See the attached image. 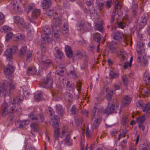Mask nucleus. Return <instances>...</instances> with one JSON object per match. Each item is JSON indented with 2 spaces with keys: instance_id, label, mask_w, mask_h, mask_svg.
<instances>
[{
  "instance_id": "nucleus-1",
  "label": "nucleus",
  "mask_w": 150,
  "mask_h": 150,
  "mask_svg": "<svg viewBox=\"0 0 150 150\" xmlns=\"http://www.w3.org/2000/svg\"><path fill=\"white\" fill-rule=\"evenodd\" d=\"M24 99L23 96H19L16 98H11L8 104L4 103L2 105L0 114L2 116L5 117L7 115H10L13 113L19 114L21 111L20 104Z\"/></svg>"
},
{
  "instance_id": "nucleus-2",
  "label": "nucleus",
  "mask_w": 150,
  "mask_h": 150,
  "mask_svg": "<svg viewBox=\"0 0 150 150\" xmlns=\"http://www.w3.org/2000/svg\"><path fill=\"white\" fill-rule=\"evenodd\" d=\"M102 109L100 108L98 105L95 103L94 108L91 113V117L92 119L95 118L92 127L93 129L98 127L101 120Z\"/></svg>"
},
{
  "instance_id": "nucleus-3",
  "label": "nucleus",
  "mask_w": 150,
  "mask_h": 150,
  "mask_svg": "<svg viewBox=\"0 0 150 150\" xmlns=\"http://www.w3.org/2000/svg\"><path fill=\"white\" fill-rule=\"evenodd\" d=\"M15 85L13 81L8 82L6 80L2 81L0 83V96L11 93L15 90Z\"/></svg>"
},
{
  "instance_id": "nucleus-4",
  "label": "nucleus",
  "mask_w": 150,
  "mask_h": 150,
  "mask_svg": "<svg viewBox=\"0 0 150 150\" xmlns=\"http://www.w3.org/2000/svg\"><path fill=\"white\" fill-rule=\"evenodd\" d=\"M113 90H110L108 93L107 96V99L109 101L108 104V107L103 111V113L106 115H109L112 112H116L117 108H116L115 103L113 100H111V96L113 93ZM117 107V105L116 106Z\"/></svg>"
},
{
  "instance_id": "nucleus-5",
  "label": "nucleus",
  "mask_w": 150,
  "mask_h": 150,
  "mask_svg": "<svg viewBox=\"0 0 150 150\" xmlns=\"http://www.w3.org/2000/svg\"><path fill=\"white\" fill-rule=\"evenodd\" d=\"M76 27L78 30L81 31L84 30L88 31L91 28V24L87 22L83 21L77 22Z\"/></svg>"
},
{
  "instance_id": "nucleus-6",
  "label": "nucleus",
  "mask_w": 150,
  "mask_h": 150,
  "mask_svg": "<svg viewBox=\"0 0 150 150\" xmlns=\"http://www.w3.org/2000/svg\"><path fill=\"white\" fill-rule=\"evenodd\" d=\"M18 50V49L16 46H12L6 50L4 52V55L6 57L8 61L11 62L13 59V55Z\"/></svg>"
},
{
  "instance_id": "nucleus-7",
  "label": "nucleus",
  "mask_w": 150,
  "mask_h": 150,
  "mask_svg": "<svg viewBox=\"0 0 150 150\" xmlns=\"http://www.w3.org/2000/svg\"><path fill=\"white\" fill-rule=\"evenodd\" d=\"M28 116L30 119L34 121L36 123H41L43 122L44 118L43 115L38 114L37 115H35L33 112L29 114Z\"/></svg>"
},
{
  "instance_id": "nucleus-8",
  "label": "nucleus",
  "mask_w": 150,
  "mask_h": 150,
  "mask_svg": "<svg viewBox=\"0 0 150 150\" xmlns=\"http://www.w3.org/2000/svg\"><path fill=\"white\" fill-rule=\"evenodd\" d=\"M130 22L131 20L129 18L127 15L125 14L122 21L117 22V27L119 28L123 29L128 25Z\"/></svg>"
},
{
  "instance_id": "nucleus-9",
  "label": "nucleus",
  "mask_w": 150,
  "mask_h": 150,
  "mask_svg": "<svg viewBox=\"0 0 150 150\" xmlns=\"http://www.w3.org/2000/svg\"><path fill=\"white\" fill-rule=\"evenodd\" d=\"M53 81L51 77L45 79L42 83L41 86L43 88H51L52 87Z\"/></svg>"
},
{
  "instance_id": "nucleus-10",
  "label": "nucleus",
  "mask_w": 150,
  "mask_h": 150,
  "mask_svg": "<svg viewBox=\"0 0 150 150\" xmlns=\"http://www.w3.org/2000/svg\"><path fill=\"white\" fill-rule=\"evenodd\" d=\"M113 38L118 42L124 40L125 39V36L120 31H116L112 35Z\"/></svg>"
},
{
  "instance_id": "nucleus-11",
  "label": "nucleus",
  "mask_w": 150,
  "mask_h": 150,
  "mask_svg": "<svg viewBox=\"0 0 150 150\" xmlns=\"http://www.w3.org/2000/svg\"><path fill=\"white\" fill-rule=\"evenodd\" d=\"M14 20L16 24L21 28H24L25 26V23L23 18L19 16L14 17Z\"/></svg>"
},
{
  "instance_id": "nucleus-12",
  "label": "nucleus",
  "mask_w": 150,
  "mask_h": 150,
  "mask_svg": "<svg viewBox=\"0 0 150 150\" xmlns=\"http://www.w3.org/2000/svg\"><path fill=\"white\" fill-rule=\"evenodd\" d=\"M15 69L14 66L8 64L4 68V74L6 76H10L13 73Z\"/></svg>"
},
{
  "instance_id": "nucleus-13",
  "label": "nucleus",
  "mask_w": 150,
  "mask_h": 150,
  "mask_svg": "<svg viewBox=\"0 0 150 150\" xmlns=\"http://www.w3.org/2000/svg\"><path fill=\"white\" fill-rule=\"evenodd\" d=\"M41 65L43 68H47L52 64V62L49 59H46L45 57L43 56L41 58Z\"/></svg>"
},
{
  "instance_id": "nucleus-14",
  "label": "nucleus",
  "mask_w": 150,
  "mask_h": 150,
  "mask_svg": "<svg viewBox=\"0 0 150 150\" xmlns=\"http://www.w3.org/2000/svg\"><path fill=\"white\" fill-rule=\"evenodd\" d=\"M85 52L83 50H77L75 52L74 55V57L77 59H81L86 56Z\"/></svg>"
},
{
  "instance_id": "nucleus-15",
  "label": "nucleus",
  "mask_w": 150,
  "mask_h": 150,
  "mask_svg": "<svg viewBox=\"0 0 150 150\" xmlns=\"http://www.w3.org/2000/svg\"><path fill=\"white\" fill-rule=\"evenodd\" d=\"M138 53V61L142 65L145 66L148 64L147 61L145 59L144 57H142V54L140 53V52H137Z\"/></svg>"
},
{
  "instance_id": "nucleus-16",
  "label": "nucleus",
  "mask_w": 150,
  "mask_h": 150,
  "mask_svg": "<svg viewBox=\"0 0 150 150\" xmlns=\"http://www.w3.org/2000/svg\"><path fill=\"white\" fill-rule=\"evenodd\" d=\"M43 33L41 37L42 39H45L47 36L50 34L51 30L49 27L45 26L43 27Z\"/></svg>"
},
{
  "instance_id": "nucleus-17",
  "label": "nucleus",
  "mask_w": 150,
  "mask_h": 150,
  "mask_svg": "<svg viewBox=\"0 0 150 150\" xmlns=\"http://www.w3.org/2000/svg\"><path fill=\"white\" fill-rule=\"evenodd\" d=\"M116 53L118 56L121 57L120 60L122 61H124L127 59V55L124 50H120L116 52Z\"/></svg>"
},
{
  "instance_id": "nucleus-18",
  "label": "nucleus",
  "mask_w": 150,
  "mask_h": 150,
  "mask_svg": "<svg viewBox=\"0 0 150 150\" xmlns=\"http://www.w3.org/2000/svg\"><path fill=\"white\" fill-rule=\"evenodd\" d=\"M29 122L27 120H25L22 121H17L16 122V125L18 128H22L26 125L29 124Z\"/></svg>"
},
{
  "instance_id": "nucleus-19",
  "label": "nucleus",
  "mask_w": 150,
  "mask_h": 150,
  "mask_svg": "<svg viewBox=\"0 0 150 150\" xmlns=\"http://www.w3.org/2000/svg\"><path fill=\"white\" fill-rule=\"evenodd\" d=\"M132 99V98L131 97L126 95L122 99V102L125 105H128L130 104Z\"/></svg>"
},
{
  "instance_id": "nucleus-20",
  "label": "nucleus",
  "mask_w": 150,
  "mask_h": 150,
  "mask_svg": "<svg viewBox=\"0 0 150 150\" xmlns=\"http://www.w3.org/2000/svg\"><path fill=\"white\" fill-rule=\"evenodd\" d=\"M54 53L56 58L59 59L61 58L63 56V53L59 48L55 47L54 50Z\"/></svg>"
},
{
  "instance_id": "nucleus-21",
  "label": "nucleus",
  "mask_w": 150,
  "mask_h": 150,
  "mask_svg": "<svg viewBox=\"0 0 150 150\" xmlns=\"http://www.w3.org/2000/svg\"><path fill=\"white\" fill-rule=\"evenodd\" d=\"M41 6L43 9L48 8L52 4L51 0H42L41 1Z\"/></svg>"
},
{
  "instance_id": "nucleus-22",
  "label": "nucleus",
  "mask_w": 150,
  "mask_h": 150,
  "mask_svg": "<svg viewBox=\"0 0 150 150\" xmlns=\"http://www.w3.org/2000/svg\"><path fill=\"white\" fill-rule=\"evenodd\" d=\"M144 80L147 85H150V75L147 72H145L144 74Z\"/></svg>"
},
{
  "instance_id": "nucleus-23",
  "label": "nucleus",
  "mask_w": 150,
  "mask_h": 150,
  "mask_svg": "<svg viewBox=\"0 0 150 150\" xmlns=\"http://www.w3.org/2000/svg\"><path fill=\"white\" fill-rule=\"evenodd\" d=\"M55 108L56 111L58 112L59 115H62L64 114V108H62V105L60 104L57 105Z\"/></svg>"
},
{
  "instance_id": "nucleus-24",
  "label": "nucleus",
  "mask_w": 150,
  "mask_h": 150,
  "mask_svg": "<svg viewBox=\"0 0 150 150\" xmlns=\"http://www.w3.org/2000/svg\"><path fill=\"white\" fill-rule=\"evenodd\" d=\"M81 150H87L88 148V144L85 141L82 140L81 138H80V141Z\"/></svg>"
},
{
  "instance_id": "nucleus-25",
  "label": "nucleus",
  "mask_w": 150,
  "mask_h": 150,
  "mask_svg": "<svg viewBox=\"0 0 150 150\" xmlns=\"http://www.w3.org/2000/svg\"><path fill=\"white\" fill-rule=\"evenodd\" d=\"M148 19V14L147 13H144L142 16L141 18V23L140 24L144 25L146 23V21Z\"/></svg>"
},
{
  "instance_id": "nucleus-26",
  "label": "nucleus",
  "mask_w": 150,
  "mask_h": 150,
  "mask_svg": "<svg viewBox=\"0 0 150 150\" xmlns=\"http://www.w3.org/2000/svg\"><path fill=\"white\" fill-rule=\"evenodd\" d=\"M54 137L56 140H58L59 137L60 128L59 127H54Z\"/></svg>"
},
{
  "instance_id": "nucleus-27",
  "label": "nucleus",
  "mask_w": 150,
  "mask_h": 150,
  "mask_svg": "<svg viewBox=\"0 0 150 150\" xmlns=\"http://www.w3.org/2000/svg\"><path fill=\"white\" fill-rule=\"evenodd\" d=\"M40 11L39 9H35L33 11L31 14L32 17L35 19L39 16Z\"/></svg>"
},
{
  "instance_id": "nucleus-28",
  "label": "nucleus",
  "mask_w": 150,
  "mask_h": 150,
  "mask_svg": "<svg viewBox=\"0 0 150 150\" xmlns=\"http://www.w3.org/2000/svg\"><path fill=\"white\" fill-rule=\"evenodd\" d=\"M59 117L57 115L54 116V119L52 121V125L54 127L59 126Z\"/></svg>"
},
{
  "instance_id": "nucleus-29",
  "label": "nucleus",
  "mask_w": 150,
  "mask_h": 150,
  "mask_svg": "<svg viewBox=\"0 0 150 150\" xmlns=\"http://www.w3.org/2000/svg\"><path fill=\"white\" fill-rule=\"evenodd\" d=\"M65 83L66 84L67 88L69 91L73 90L74 89V83H70V82L67 80H65Z\"/></svg>"
},
{
  "instance_id": "nucleus-30",
  "label": "nucleus",
  "mask_w": 150,
  "mask_h": 150,
  "mask_svg": "<svg viewBox=\"0 0 150 150\" xmlns=\"http://www.w3.org/2000/svg\"><path fill=\"white\" fill-rule=\"evenodd\" d=\"M65 51L68 57H72V53L70 46L68 45L65 46Z\"/></svg>"
},
{
  "instance_id": "nucleus-31",
  "label": "nucleus",
  "mask_w": 150,
  "mask_h": 150,
  "mask_svg": "<svg viewBox=\"0 0 150 150\" xmlns=\"http://www.w3.org/2000/svg\"><path fill=\"white\" fill-rule=\"evenodd\" d=\"M27 48L26 47H21L19 51V55L21 57H23L27 51Z\"/></svg>"
},
{
  "instance_id": "nucleus-32",
  "label": "nucleus",
  "mask_w": 150,
  "mask_h": 150,
  "mask_svg": "<svg viewBox=\"0 0 150 150\" xmlns=\"http://www.w3.org/2000/svg\"><path fill=\"white\" fill-rule=\"evenodd\" d=\"M37 71L34 68L30 67L28 68L27 72V74L28 76L33 75L36 73Z\"/></svg>"
},
{
  "instance_id": "nucleus-33",
  "label": "nucleus",
  "mask_w": 150,
  "mask_h": 150,
  "mask_svg": "<svg viewBox=\"0 0 150 150\" xmlns=\"http://www.w3.org/2000/svg\"><path fill=\"white\" fill-rule=\"evenodd\" d=\"M35 7V5L34 4L30 3L27 5L26 7L25 11L27 13H29Z\"/></svg>"
},
{
  "instance_id": "nucleus-34",
  "label": "nucleus",
  "mask_w": 150,
  "mask_h": 150,
  "mask_svg": "<svg viewBox=\"0 0 150 150\" xmlns=\"http://www.w3.org/2000/svg\"><path fill=\"white\" fill-rule=\"evenodd\" d=\"M42 96V92L41 91H38L35 93L34 98L35 100L38 102L41 99Z\"/></svg>"
},
{
  "instance_id": "nucleus-35",
  "label": "nucleus",
  "mask_w": 150,
  "mask_h": 150,
  "mask_svg": "<svg viewBox=\"0 0 150 150\" xmlns=\"http://www.w3.org/2000/svg\"><path fill=\"white\" fill-rule=\"evenodd\" d=\"M61 19L60 17H55L53 19V23L55 26L59 25L61 23Z\"/></svg>"
},
{
  "instance_id": "nucleus-36",
  "label": "nucleus",
  "mask_w": 150,
  "mask_h": 150,
  "mask_svg": "<svg viewBox=\"0 0 150 150\" xmlns=\"http://www.w3.org/2000/svg\"><path fill=\"white\" fill-rule=\"evenodd\" d=\"M119 74L118 72H114L113 71H110L109 74V77L111 79L117 78L119 77Z\"/></svg>"
},
{
  "instance_id": "nucleus-37",
  "label": "nucleus",
  "mask_w": 150,
  "mask_h": 150,
  "mask_svg": "<svg viewBox=\"0 0 150 150\" xmlns=\"http://www.w3.org/2000/svg\"><path fill=\"white\" fill-rule=\"evenodd\" d=\"M65 100L67 102H71L72 98V96L69 93H66L64 96Z\"/></svg>"
},
{
  "instance_id": "nucleus-38",
  "label": "nucleus",
  "mask_w": 150,
  "mask_h": 150,
  "mask_svg": "<svg viewBox=\"0 0 150 150\" xmlns=\"http://www.w3.org/2000/svg\"><path fill=\"white\" fill-rule=\"evenodd\" d=\"M145 120V115L138 117L136 119V121L139 124H142Z\"/></svg>"
},
{
  "instance_id": "nucleus-39",
  "label": "nucleus",
  "mask_w": 150,
  "mask_h": 150,
  "mask_svg": "<svg viewBox=\"0 0 150 150\" xmlns=\"http://www.w3.org/2000/svg\"><path fill=\"white\" fill-rule=\"evenodd\" d=\"M62 33L64 36L67 37L69 35V33L68 32V27L67 25H63V27Z\"/></svg>"
},
{
  "instance_id": "nucleus-40",
  "label": "nucleus",
  "mask_w": 150,
  "mask_h": 150,
  "mask_svg": "<svg viewBox=\"0 0 150 150\" xmlns=\"http://www.w3.org/2000/svg\"><path fill=\"white\" fill-rule=\"evenodd\" d=\"M95 26L96 30H98L100 32H102L103 29L102 22H99L98 23H96Z\"/></svg>"
},
{
  "instance_id": "nucleus-41",
  "label": "nucleus",
  "mask_w": 150,
  "mask_h": 150,
  "mask_svg": "<svg viewBox=\"0 0 150 150\" xmlns=\"http://www.w3.org/2000/svg\"><path fill=\"white\" fill-rule=\"evenodd\" d=\"M133 60V57H131L129 62H127L125 63L123 68L125 69H127L128 67L130 68L132 66V63Z\"/></svg>"
},
{
  "instance_id": "nucleus-42",
  "label": "nucleus",
  "mask_w": 150,
  "mask_h": 150,
  "mask_svg": "<svg viewBox=\"0 0 150 150\" xmlns=\"http://www.w3.org/2000/svg\"><path fill=\"white\" fill-rule=\"evenodd\" d=\"M32 53L31 51L28 50L27 52L26 62H29L32 60Z\"/></svg>"
},
{
  "instance_id": "nucleus-43",
  "label": "nucleus",
  "mask_w": 150,
  "mask_h": 150,
  "mask_svg": "<svg viewBox=\"0 0 150 150\" xmlns=\"http://www.w3.org/2000/svg\"><path fill=\"white\" fill-rule=\"evenodd\" d=\"M31 129L35 132H37L38 131L39 127L36 124L32 122L30 125Z\"/></svg>"
},
{
  "instance_id": "nucleus-44",
  "label": "nucleus",
  "mask_w": 150,
  "mask_h": 150,
  "mask_svg": "<svg viewBox=\"0 0 150 150\" xmlns=\"http://www.w3.org/2000/svg\"><path fill=\"white\" fill-rule=\"evenodd\" d=\"M101 38V36L100 33H96L94 35V39L97 42L99 43Z\"/></svg>"
},
{
  "instance_id": "nucleus-45",
  "label": "nucleus",
  "mask_w": 150,
  "mask_h": 150,
  "mask_svg": "<svg viewBox=\"0 0 150 150\" xmlns=\"http://www.w3.org/2000/svg\"><path fill=\"white\" fill-rule=\"evenodd\" d=\"M83 121V118H81L79 119H76L75 122L78 126H79L80 127H81Z\"/></svg>"
},
{
  "instance_id": "nucleus-46",
  "label": "nucleus",
  "mask_w": 150,
  "mask_h": 150,
  "mask_svg": "<svg viewBox=\"0 0 150 150\" xmlns=\"http://www.w3.org/2000/svg\"><path fill=\"white\" fill-rule=\"evenodd\" d=\"M122 81L123 83L124 84L125 86H127L128 85V79L127 78L126 76L123 75L122 76Z\"/></svg>"
},
{
  "instance_id": "nucleus-47",
  "label": "nucleus",
  "mask_w": 150,
  "mask_h": 150,
  "mask_svg": "<svg viewBox=\"0 0 150 150\" xmlns=\"http://www.w3.org/2000/svg\"><path fill=\"white\" fill-rule=\"evenodd\" d=\"M143 94L145 96H149L150 94V89L145 88L143 91Z\"/></svg>"
},
{
  "instance_id": "nucleus-48",
  "label": "nucleus",
  "mask_w": 150,
  "mask_h": 150,
  "mask_svg": "<svg viewBox=\"0 0 150 150\" xmlns=\"http://www.w3.org/2000/svg\"><path fill=\"white\" fill-rule=\"evenodd\" d=\"M53 37L54 39L56 41H59L60 40V36L58 31L54 33Z\"/></svg>"
},
{
  "instance_id": "nucleus-49",
  "label": "nucleus",
  "mask_w": 150,
  "mask_h": 150,
  "mask_svg": "<svg viewBox=\"0 0 150 150\" xmlns=\"http://www.w3.org/2000/svg\"><path fill=\"white\" fill-rule=\"evenodd\" d=\"M118 17H119V15H118L117 13L115 14V13L113 12L112 15L111 20H110L111 23H113L115 20V19L116 18Z\"/></svg>"
},
{
  "instance_id": "nucleus-50",
  "label": "nucleus",
  "mask_w": 150,
  "mask_h": 150,
  "mask_svg": "<svg viewBox=\"0 0 150 150\" xmlns=\"http://www.w3.org/2000/svg\"><path fill=\"white\" fill-rule=\"evenodd\" d=\"M66 144L69 145L70 142V136L69 134L67 135L64 139Z\"/></svg>"
},
{
  "instance_id": "nucleus-51",
  "label": "nucleus",
  "mask_w": 150,
  "mask_h": 150,
  "mask_svg": "<svg viewBox=\"0 0 150 150\" xmlns=\"http://www.w3.org/2000/svg\"><path fill=\"white\" fill-rule=\"evenodd\" d=\"M25 150H36L35 148L33 146L27 144L25 146Z\"/></svg>"
},
{
  "instance_id": "nucleus-52",
  "label": "nucleus",
  "mask_w": 150,
  "mask_h": 150,
  "mask_svg": "<svg viewBox=\"0 0 150 150\" xmlns=\"http://www.w3.org/2000/svg\"><path fill=\"white\" fill-rule=\"evenodd\" d=\"M17 5V0H12L11 2V6L12 8L14 10L16 9V6Z\"/></svg>"
},
{
  "instance_id": "nucleus-53",
  "label": "nucleus",
  "mask_w": 150,
  "mask_h": 150,
  "mask_svg": "<svg viewBox=\"0 0 150 150\" xmlns=\"http://www.w3.org/2000/svg\"><path fill=\"white\" fill-rule=\"evenodd\" d=\"M56 9H53L52 10H49L48 11V15L49 16H52L53 15H55V16L57 15V12L55 11L54 12V10L55 11Z\"/></svg>"
},
{
  "instance_id": "nucleus-54",
  "label": "nucleus",
  "mask_w": 150,
  "mask_h": 150,
  "mask_svg": "<svg viewBox=\"0 0 150 150\" xmlns=\"http://www.w3.org/2000/svg\"><path fill=\"white\" fill-rule=\"evenodd\" d=\"M4 22V16L0 12V25H2Z\"/></svg>"
},
{
  "instance_id": "nucleus-55",
  "label": "nucleus",
  "mask_w": 150,
  "mask_h": 150,
  "mask_svg": "<svg viewBox=\"0 0 150 150\" xmlns=\"http://www.w3.org/2000/svg\"><path fill=\"white\" fill-rule=\"evenodd\" d=\"M42 39L45 42L46 44H49L52 41V38H50L48 36H47L45 39Z\"/></svg>"
},
{
  "instance_id": "nucleus-56",
  "label": "nucleus",
  "mask_w": 150,
  "mask_h": 150,
  "mask_svg": "<svg viewBox=\"0 0 150 150\" xmlns=\"http://www.w3.org/2000/svg\"><path fill=\"white\" fill-rule=\"evenodd\" d=\"M73 70L70 71L69 73V74L70 76L73 78H75L76 77V75L75 74L74 71V68L72 67Z\"/></svg>"
},
{
  "instance_id": "nucleus-57",
  "label": "nucleus",
  "mask_w": 150,
  "mask_h": 150,
  "mask_svg": "<svg viewBox=\"0 0 150 150\" xmlns=\"http://www.w3.org/2000/svg\"><path fill=\"white\" fill-rule=\"evenodd\" d=\"M129 121L127 117H124L122 118L121 120V123L123 125H125Z\"/></svg>"
},
{
  "instance_id": "nucleus-58",
  "label": "nucleus",
  "mask_w": 150,
  "mask_h": 150,
  "mask_svg": "<svg viewBox=\"0 0 150 150\" xmlns=\"http://www.w3.org/2000/svg\"><path fill=\"white\" fill-rule=\"evenodd\" d=\"M63 73L64 71L62 68H60L59 69H58L57 68L56 73L59 76H62L63 74Z\"/></svg>"
},
{
  "instance_id": "nucleus-59",
  "label": "nucleus",
  "mask_w": 150,
  "mask_h": 150,
  "mask_svg": "<svg viewBox=\"0 0 150 150\" xmlns=\"http://www.w3.org/2000/svg\"><path fill=\"white\" fill-rule=\"evenodd\" d=\"M13 35V34L11 32H10L7 34L6 36V40L8 41Z\"/></svg>"
},
{
  "instance_id": "nucleus-60",
  "label": "nucleus",
  "mask_w": 150,
  "mask_h": 150,
  "mask_svg": "<svg viewBox=\"0 0 150 150\" xmlns=\"http://www.w3.org/2000/svg\"><path fill=\"white\" fill-rule=\"evenodd\" d=\"M127 133V131L126 130H125L124 131H123L122 134H119V138L118 139V140H119L122 137H125L126 134Z\"/></svg>"
},
{
  "instance_id": "nucleus-61",
  "label": "nucleus",
  "mask_w": 150,
  "mask_h": 150,
  "mask_svg": "<svg viewBox=\"0 0 150 150\" xmlns=\"http://www.w3.org/2000/svg\"><path fill=\"white\" fill-rule=\"evenodd\" d=\"M3 29L4 31L6 32H9L11 30L10 27L6 25L4 26L3 27Z\"/></svg>"
},
{
  "instance_id": "nucleus-62",
  "label": "nucleus",
  "mask_w": 150,
  "mask_h": 150,
  "mask_svg": "<svg viewBox=\"0 0 150 150\" xmlns=\"http://www.w3.org/2000/svg\"><path fill=\"white\" fill-rule=\"evenodd\" d=\"M76 108L75 105H74L72 106L70 109L71 114L73 115H75L76 113Z\"/></svg>"
},
{
  "instance_id": "nucleus-63",
  "label": "nucleus",
  "mask_w": 150,
  "mask_h": 150,
  "mask_svg": "<svg viewBox=\"0 0 150 150\" xmlns=\"http://www.w3.org/2000/svg\"><path fill=\"white\" fill-rule=\"evenodd\" d=\"M62 135H64L66 133L68 132V128L67 126L63 127L62 128Z\"/></svg>"
},
{
  "instance_id": "nucleus-64",
  "label": "nucleus",
  "mask_w": 150,
  "mask_h": 150,
  "mask_svg": "<svg viewBox=\"0 0 150 150\" xmlns=\"http://www.w3.org/2000/svg\"><path fill=\"white\" fill-rule=\"evenodd\" d=\"M137 106L138 107H143L144 106V105L143 101L142 100H140L137 102Z\"/></svg>"
}]
</instances>
